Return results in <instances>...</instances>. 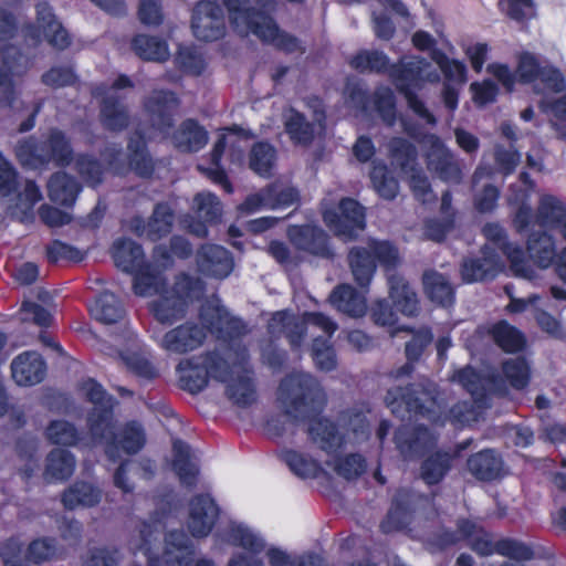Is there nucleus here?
<instances>
[{
	"label": "nucleus",
	"mask_w": 566,
	"mask_h": 566,
	"mask_svg": "<svg viewBox=\"0 0 566 566\" xmlns=\"http://www.w3.org/2000/svg\"><path fill=\"white\" fill-rule=\"evenodd\" d=\"M112 253L118 269L134 273L133 290L136 295H158L151 304V311L160 323H172L184 317L188 304L202 296V281L186 274L177 279L171 290L165 289L163 269L169 266L171 261L161 245L154 250V259L158 264L156 266L144 263L142 247L128 239L115 241Z\"/></svg>",
	"instance_id": "f257e3e1"
},
{
	"label": "nucleus",
	"mask_w": 566,
	"mask_h": 566,
	"mask_svg": "<svg viewBox=\"0 0 566 566\" xmlns=\"http://www.w3.org/2000/svg\"><path fill=\"white\" fill-rule=\"evenodd\" d=\"M176 374L181 386L190 392L202 390L212 379L224 385L227 397L238 406H249L256 399L248 350L237 342L203 356L181 359Z\"/></svg>",
	"instance_id": "f03ea898"
},
{
	"label": "nucleus",
	"mask_w": 566,
	"mask_h": 566,
	"mask_svg": "<svg viewBox=\"0 0 566 566\" xmlns=\"http://www.w3.org/2000/svg\"><path fill=\"white\" fill-rule=\"evenodd\" d=\"M202 325L187 322L167 331L157 339L158 346L169 356L185 355L201 347L207 331L223 332L228 325L238 327L240 322L229 316L218 300L206 303L200 310Z\"/></svg>",
	"instance_id": "7ed1b4c3"
},
{
	"label": "nucleus",
	"mask_w": 566,
	"mask_h": 566,
	"mask_svg": "<svg viewBox=\"0 0 566 566\" xmlns=\"http://www.w3.org/2000/svg\"><path fill=\"white\" fill-rule=\"evenodd\" d=\"M233 28L242 35L254 34L261 41L294 52L301 49L298 41L279 30L271 17L251 11L249 0H224Z\"/></svg>",
	"instance_id": "20e7f679"
},
{
	"label": "nucleus",
	"mask_w": 566,
	"mask_h": 566,
	"mask_svg": "<svg viewBox=\"0 0 566 566\" xmlns=\"http://www.w3.org/2000/svg\"><path fill=\"white\" fill-rule=\"evenodd\" d=\"M390 76L397 88L405 95L408 106L428 124L434 125L436 117L427 109L415 91L421 90L423 83H438L440 73L424 59L403 57L398 65L390 69Z\"/></svg>",
	"instance_id": "39448f33"
},
{
	"label": "nucleus",
	"mask_w": 566,
	"mask_h": 566,
	"mask_svg": "<svg viewBox=\"0 0 566 566\" xmlns=\"http://www.w3.org/2000/svg\"><path fill=\"white\" fill-rule=\"evenodd\" d=\"M277 400L284 412L296 419L321 409L326 402V394L311 374L296 371L281 381Z\"/></svg>",
	"instance_id": "423d86ee"
},
{
	"label": "nucleus",
	"mask_w": 566,
	"mask_h": 566,
	"mask_svg": "<svg viewBox=\"0 0 566 566\" xmlns=\"http://www.w3.org/2000/svg\"><path fill=\"white\" fill-rule=\"evenodd\" d=\"M339 422L347 430L346 434H340L335 424L327 419L314 420L308 428L312 441L327 454L335 452L344 444L360 443L368 439L370 434L366 416L360 411L348 410L344 412Z\"/></svg>",
	"instance_id": "0eeeda50"
},
{
	"label": "nucleus",
	"mask_w": 566,
	"mask_h": 566,
	"mask_svg": "<svg viewBox=\"0 0 566 566\" xmlns=\"http://www.w3.org/2000/svg\"><path fill=\"white\" fill-rule=\"evenodd\" d=\"M521 179L528 189L520 191L514 197H510V202L518 205L514 218L516 229L523 231L527 229L533 221L542 227H563L566 221V208L564 203L552 195H544L539 199L537 212L534 216L531 206L527 203L533 184L525 172L521 175Z\"/></svg>",
	"instance_id": "6e6552de"
},
{
	"label": "nucleus",
	"mask_w": 566,
	"mask_h": 566,
	"mask_svg": "<svg viewBox=\"0 0 566 566\" xmlns=\"http://www.w3.org/2000/svg\"><path fill=\"white\" fill-rule=\"evenodd\" d=\"M15 155L23 166L30 168H38L50 161L63 166L70 164L72 148L62 132L52 130L48 140L43 143H38L33 138L19 142Z\"/></svg>",
	"instance_id": "1a4fd4ad"
},
{
	"label": "nucleus",
	"mask_w": 566,
	"mask_h": 566,
	"mask_svg": "<svg viewBox=\"0 0 566 566\" xmlns=\"http://www.w3.org/2000/svg\"><path fill=\"white\" fill-rule=\"evenodd\" d=\"M91 440L87 446L104 443L107 457L116 461L120 458V452L134 454L140 451L146 443V432L143 426L136 421L127 422L114 431L112 418L109 427L102 426L97 434L91 436Z\"/></svg>",
	"instance_id": "9d476101"
},
{
	"label": "nucleus",
	"mask_w": 566,
	"mask_h": 566,
	"mask_svg": "<svg viewBox=\"0 0 566 566\" xmlns=\"http://www.w3.org/2000/svg\"><path fill=\"white\" fill-rule=\"evenodd\" d=\"M349 266L355 281L367 286L376 270V260L384 266H394L398 261V252L389 242H368L367 248H353L348 254Z\"/></svg>",
	"instance_id": "9b49d317"
},
{
	"label": "nucleus",
	"mask_w": 566,
	"mask_h": 566,
	"mask_svg": "<svg viewBox=\"0 0 566 566\" xmlns=\"http://www.w3.org/2000/svg\"><path fill=\"white\" fill-rule=\"evenodd\" d=\"M313 327L331 337L337 329V324L322 313H305L298 319L287 312H277L269 322V332L274 336L285 334L294 347L301 344L305 331Z\"/></svg>",
	"instance_id": "f8f14e48"
},
{
	"label": "nucleus",
	"mask_w": 566,
	"mask_h": 566,
	"mask_svg": "<svg viewBox=\"0 0 566 566\" xmlns=\"http://www.w3.org/2000/svg\"><path fill=\"white\" fill-rule=\"evenodd\" d=\"M395 164L409 175L410 188L415 197L426 203L434 199V195L423 172L416 167L417 151L413 145L402 138H394L389 144Z\"/></svg>",
	"instance_id": "ddd939ff"
},
{
	"label": "nucleus",
	"mask_w": 566,
	"mask_h": 566,
	"mask_svg": "<svg viewBox=\"0 0 566 566\" xmlns=\"http://www.w3.org/2000/svg\"><path fill=\"white\" fill-rule=\"evenodd\" d=\"M325 224L344 240L354 239L365 228L364 208L354 199L344 198L336 209L324 208Z\"/></svg>",
	"instance_id": "4468645a"
},
{
	"label": "nucleus",
	"mask_w": 566,
	"mask_h": 566,
	"mask_svg": "<svg viewBox=\"0 0 566 566\" xmlns=\"http://www.w3.org/2000/svg\"><path fill=\"white\" fill-rule=\"evenodd\" d=\"M132 87L130 80L120 75L109 87H96L94 96L101 98V118L103 125L111 130H119L127 126L128 115L120 103L123 95L120 90Z\"/></svg>",
	"instance_id": "2eb2a0df"
},
{
	"label": "nucleus",
	"mask_w": 566,
	"mask_h": 566,
	"mask_svg": "<svg viewBox=\"0 0 566 566\" xmlns=\"http://www.w3.org/2000/svg\"><path fill=\"white\" fill-rule=\"evenodd\" d=\"M57 553L54 539L40 538L33 541L24 556L22 545L18 539H9L1 548V557L4 566H27L28 562L42 563L52 559Z\"/></svg>",
	"instance_id": "dca6fc26"
},
{
	"label": "nucleus",
	"mask_w": 566,
	"mask_h": 566,
	"mask_svg": "<svg viewBox=\"0 0 566 566\" xmlns=\"http://www.w3.org/2000/svg\"><path fill=\"white\" fill-rule=\"evenodd\" d=\"M420 143L426 149L428 168L444 181L459 182L461 170L454 160L453 154L441 139L433 134H429L424 135Z\"/></svg>",
	"instance_id": "f3484780"
},
{
	"label": "nucleus",
	"mask_w": 566,
	"mask_h": 566,
	"mask_svg": "<svg viewBox=\"0 0 566 566\" xmlns=\"http://www.w3.org/2000/svg\"><path fill=\"white\" fill-rule=\"evenodd\" d=\"M405 395L411 397V399H416V397H412V394H415V390L409 391V389H403ZM419 398V403L423 406L422 412L418 410L417 413H412L413 416H427L431 421L433 422H441L443 423L446 420H449L453 424H467L472 421H476L478 417L480 415L479 408L480 406L475 407L468 402H461L455 406H453L449 415L446 416V418L441 419V406L437 402V400L431 397V394L429 391H422L420 396H417Z\"/></svg>",
	"instance_id": "a211bd4d"
},
{
	"label": "nucleus",
	"mask_w": 566,
	"mask_h": 566,
	"mask_svg": "<svg viewBox=\"0 0 566 566\" xmlns=\"http://www.w3.org/2000/svg\"><path fill=\"white\" fill-rule=\"evenodd\" d=\"M193 35L201 41H214L224 34L226 22L221 7L211 1L199 2L192 14Z\"/></svg>",
	"instance_id": "6ab92c4d"
},
{
	"label": "nucleus",
	"mask_w": 566,
	"mask_h": 566,
	"mask_svg": "<svg viewBox=\"0 0 566 566\" xmlns=\"http://www.w3.org/2000/svg\"><path fill=\"white\" fill-rule=\"evenodd\" d=\"M312 119L307 120L305 115L290 108L284 113V124L290 138L296 144H308L316 132L323 128L325 119L324 109L319 99L313 101Z\"/></svg>",
	"instance_id": "aec40b11"
},
{
	"label": "nucleus",
	"mask_w": 566,
	"mask_h": 566,
	"mask_svg": "<svg viewBox=\"0 0 566 566\" xmlns=\"http://www.w3.org/2000/svg\"><path fill=\"white\" fill-rule=\"evenodd\" d=\"M242 136L238 130L228 129L227 133L222 134L216 143L211 159L213 167L203 169L207 176L216 184L222 186L227 192H232V186L227 180L224 171L220 168L219 161L226 148L229 147V153L233 161H241L244 147L241 145Z\"/></svg>",
	"instance_id": "412c9836"
},
{
	"label": "nucleus",
	"mask_w": 566,
	"mask_h": 566,
	"mask_svg": "<svg viewBox=\"0 0 566 566\" xmlns=\"http://www.w3.org/2000/svg\"><path fill=\"white\" fill-rule=\"evenodd\" d=\"M28 35L40 40L43 36L53 48L63 50L70 45V36L62 24L56 20L51 7L46 2L36 4V25L28 29Z\"/></svg>",
	"instance_id": "4be33fe9"
},
{
	"label": "nucleus",
	"mask_w": 566,
	"mask_h": 566,
	"mask_svg": "<svg viewBox=\"0 0 566 566\" xmlns=\"http://www.w3.org/2000/svg\"><path fill=\"white\" fill-rule=\"evenodd\" d=\"M483 233L486 240L490 242L488 245L493 249H500L507 256L511 263V271L516 276L524 279H533L534 271L530 264L525 261L523 251L505 240V233L503 229L496 223H488L483 228Z\"/></svg>",
	"instance_id": "5701e85b"
},
{
	"label": "nucleus",
	"mask_w": 566,
	"mask_h": 566,
	"mask_svg": "<svg viewBox=\"0 0 566 566\" xmlns=\"http://www.w3.org/2000/svg\"><path fill=\"white\" fill-rule=\"evenodd\" d=\"M195 551L190 539L182 532H170L165 538L163 559L167 566H216L210 559L193 564Z\"/></svg>",
	"instance_id": "b1692460"
},
{
	"label": "nucleus",
	"mask_w": 566,
	"mask_h": 566,
	"mask_svg": "<svg viewBox=\"0 0 566 566\" xmlns=\"http://www.w3.org/2000/svg\"><path fill=\"white\" fill-rule=\"evenodd\" d=\"M198 270L207 276L224 279L233 271V259L221 245H202L196 256Z\"/></svg>",
	"instance_id": "393cba45"
},
{
	"label": "nucleus",
	"mask_w": 566,
	"mask_h": 566,
	"mask_svg": "<svg viewBox=\"0 0 566 566\" xmlns=\"http://www.w3.org/2000/svg\"><path fill=\"white\" fill-rule=\"evenodd\" d=\"M82 389L88 400L94 405L90 415L88 423L91 436L98 433L102 426L109 427L113 418V399L108 396L103 387L93 379L84 381Z\"/></svg>",
	"instance_id": "a878e982"
},
{
	"label": "nucleus",
	"mask_w": 566,
	"mask_h": 566,
	"mask_svg": "<svg viewBox=\"0 0 566 566\" xmlns=\"http://www.w3.org/2000/svg\"><path fill=\"white\" fill-rule=\"evenodd\" d=\"M174 214L170 207L159 203L147 222L140 217H135L129 221L128 228L138 237L156 241L170 232Z\"/></svg>",
	"instance_id": "bb28decb"
},
{
	"label": "nucleus",
	"mask_w": 566,
	"mask_h": 566,
	"mask_svg": "<svg viewBox=\"0 0 566 566\" xmlns=\"http://www.w3.org/2000/svg\"><path fill=\"white\" fill-rule=\"evenodd\" d=\"M219 514L218 506L209 495L195 497L189 505L188 528L193 537L207 536Z\"/></svg>",
	"instance_id": "cd10ccee"
},
{
	"label": "nucleus",
	"mask_w": 566,
	"mask_h": 566,
	"mask_svg": "<svg viewBox=\"0 0 566 566\" xmlns=\"http://www.w3.org/2000/svg\"><path fill=\"white\" fill-rule=\"evenodd\" d=\"M177 106L178 101L170 92H154L145 104V108L151 118L153 125L165 137L168 136Z\"/></svg>",
	"instance_id": "c85d7f7f"
},
{
	"label": "nucleus",
	"mask_w": 566,
	"mask_h": 566,
	"mask_svg": "<svg viewBox=\"0 0 566 566\" xmlns=\"http://www.w3.org/2000/svg\"><path fill=\"white\" fill-rule=\"evenodd\" d=\"M45 370V363L35 352H24L11 363L12 378L19 386H33L41 382Z\"/></svg>",
	"instance_id": "c756f323"
},
{
	"label": "nucleus",
	"mask_w": 566,
	"mask_h": 566,
	"mask_svg": "<svg viewBox=\"0 0 566 566\" xmlns=\"http://www.w3.org/2000/svg\"><path fill=\"white\" fill-rule=\"evenodd\" d=\"M482 259L465 260L462 265V277L468 283L494 279L502 270L503 264L489 245L482 251Z\"/></svg>",
	"instance_id": "7c9ffc66"
},
{
	"label": "nucleus",
	"mask_w": 566,
	"mask_h": 566,
	"mask_svg": "<svg viewBox=\"0 0 566 566\" xmlns=\"http://www.w3.org/2000/svg\"><path fill=\"white\" fill-rule=\"evenodd\" d=\"M31 66L30 59L13 45L1 50L0 86L11 92L14 78L23 76Z\"/></svg>",
	"instance_id": "2f4dec72"
},
{
	"label": "nucleus",
	"mask_w": 566,
	"mask_h": 566,
	"mask_svg": "<svg viewBox=\"0 0 566 566\" xmlns=\"http://www.w3.org/2000/svg\"><path fill=\"white\" fill-rule=\"evenodd\" d=\"M287 237L295 248L308 251L313 254L328 255L327 237L316 226H292L287 230Z\"/></svg>",
	"instance_id": "473e14b6"
},
{
	"label": "nucleus",
	"mask_w": 566,
	"mask_h": 566,
	"mask_svg": "<svg viewBox=\"0 0 566 566\" xmlns=\"http://www.w3.org/2000/svg\"><path fill=\"white\" fill-rule=\"evenodd\" d=\"M395 441L400 453L406 458H413L421 454L424 450L433 446L434 436L422 426L410 430L408 426H402L395 436Z\"/></svg>",
	"instance_id": "72a5a7b5"
},
{
	"label": "nucleus",
	"mask_w": 566,
	"mask_h": 566,
	"mask_svg": "<svg viewBox=\"0 0 566 566\" xmlns=\"http://www.w3.org/2000/svg\"><path fill=\"white\" fill-rule=\"evenodd\" d=\"M163 523L154 520L150 523H143L137 534H134L129 541V549L137 556L142 554L145 557L147 566H161L160 562L154 556L153 548L161 533Z\"/></svg>",
	"instance_id": "f704fd0d"
},
{
	"label": "nucleus",
	"mask_w": 566,
	"mask_h": 566,
	"mask_svg": "<svg viewBox=\"0 0 566 566\" xmlns=\"http://www.w3.org/2000/svg\"><path fill=\"white\" fill-rule=\"evenodd\" d=\"M328 300L337 311L352 317H360L367 311L366 296L348 284L334 289Z\"/></svg>",
	"instance_id": "c9c22d12"
},
{
	"label": "nucleus",
	"mask_w": 566,
	"mask_h": 566,
	"mask_svg": "<svg viewBox=\"0 0 566 566\" xmlns=\"http://www.w3.org/2000/svg\"><path fill=\"white\" fill-rule=\"evenodd\" d=\"M506 293L511 297V302L507 305L510 312L521 313L528 307H533L535 310V318L539 325V327L554 337H559L563 334L562 326L559 322L553 317L551 314L544 311H539L536 308V304L539 300L538 295H532L527 298H515L511 295L510 287H505Z\"/></svg>",
	"instance_id": "e433bc0d"
},
{
	"label": "nucleus",
	"mask_w": 566,
	"mask_h": 566,
	"mask_svg": "<svg viewBox=\"0 0 566 566\" xmlns=\"http://www.w3.org/2000/svg\"><path fill=\"white\" fill-rule=\"evenodd\" d=\"M228 542L234 546L241 547L248 552L249 555L253 556L262 553L266 547V542L260 532L241 523L230 524Z\"/></svg>",
	"instance_id": "4c0bfd02"
},
{
	"label": "nucleus",
	"mask_w": 566,
	"mask_h": 566,
	"mask_svg": "<svg viewBox=\"0 0 566 566\" xmlns=\"http://www.w3.org/2000/svg\"><path fill=\"white\" fill-rule=\"evenodd\" d=\"M389 297L403 315L412 316L418 312V297L406 280L397 274L388 277Z\"/></svg>",
	"instance_id": "58836bf2"
},
{
	"label": "nucleus",
	"mask_w": 566,
	"mask_h": 566,
	"mask_svg": "<svg viewBox=\"0 0 566 566\" xmlns=\"http://www.w3.org/2000/svg\"><path fill=\"white\" fill-rule=\"evenodd\" d=\"M171 140L181 151H198L207 144L208 135L197 122L187 119L172 134Z\"/></svg>",
	"instance_id": "ea45409f"
},
{
	"label": "nucleus",
	"mask_w": 566,
	"mask_h": 566,
	"mask_svg": "<svg viewBox=\"0 0 566 566\" xmlns=\"http://www.w3.org/2000/svg\"><path fill=\"white\" fill-rule=\"evenodd\" d=\"M280 457L289 469L302 479H313L318 476L321 472L325 471V467H323L317 460L296 450H283Z\"/></svg>",
	"instance_id": "a19ab883"
},
{
	"label": "nucleus",
	"mask_w": 566,
	"mask_h": 566,
	"mask_svg": "<svg viewBox=\"0 0 566 566\" xmlns=\"http://www.w3.org/2000/svg\"><path fill=\"white\" fill-rule=\"evenodd\" d=\"M174 461L172 469L178 475L181 484L191 486L196 483L198 467L192 461L188 444L180 440L172 443Z\"/></svg>",
	"instance_id": "79ce46f5"
},
{
	"label": "nucleus",
	"mask_w": 566,
	"mask_h": 566,
	"mask_svg": "<svg viewBox=\"0 0 566 566\" xmlns=\"http://www.w3.org/2000/svg\"><path fill=\"white\" fill-rule=\"evenodd\" d=\"M530 258L542 269L549 268L557 256L553 237L546 232H536L527 240Z\"/></svg>",
	"instance_id": "37998d69"
},
{
	"label": "nucleus",
	"mask_w": 566,
	"mask_h": 566,
	"mask_svg": "<svg viewBox=\"0 0 566 566\" xmlns=\"http://www.w3.org/2000/svg\"><path fill=\"white\" fill-rule=\"evenodd\" d=\"M502 467V459L493 450H483L468 460L469 471L480 480L496 479Z\"/></svg>",
	"instance_id": "c03bdc74"
},
{
	"label": "nucleus",
	"mask_w": 566,
	"mask_h": 566,
	"mask_svg": "<svg viewBox=\"0 0 566 566\" xmlns=\"http://www.w3.org/2000/svg\"><path fill=\"white\" fill-rule=\"evenodd\" d=\"M75 469V458L66 450L55 449L46 458L44 479L49 482L70 478Z\"/></svg>",
	"instance_id": "a18cd8bd"
},
{
	"label": "nucleus",
	"mask_w": 566,
	"mask_h": 566,
	"mask_svg": "<svg viewBox=\"0 0 566 566\" xmlns=\"http://www.w3.org/2000/svg\"><path fill=\"white\" fill-rule=\"evenodd\" d=\"M90 312L96 321L103 324L117 323L125 314L120 301L111 292L102 293L90 307Z\"/></svg>",
	"instance_id": "49530a36"
},
{
	"label": "nucleus",
	"mask_w": 566,
	"mask_h": 566,
	"mask_svg": "<svg viewBox=\"0 0 566 566\" xmlns=\"http://www.w3.org/2000/svg\"><path fill=\"white\" fill-rule=\"evenodd\" d=\"M423 286L426 294L432 302L441 306H449L453 303V287L443 274L436 271L424 273Z\"/></svg>",
	"instance_id": "de8ad7c7"
},
{
	"label": "nucleus",
	"mask_w": 566,
	"mask_h": 566,
	"mask_svg": "<svg viewBox=\"0 0 566 566\" xmlns=\"http://www.w3.org/2000/svg\"><path fill=\"white\" fill-rule=\"evenodd\" d=\"M49 197L52 201L69 206L75 201L80 191L78 184L65 172H56L48 184Z\"/></svg>",
	"instance_id": "09e8293b"
},
{
	"label": "nucleus",
	"mask_w": 566,
	"mask_h": 566,
	"mask_svg": "<svg viewBox=\"0 0 566 566\" xmlns=\"http://www.w3.org/2000/svg\"><path fill=\"white\" fill-rule=\"evenodd\" d=\"M132 348L119 353L125 366L138 377L150 379L156 376V370L148 359L140 352L139 339L137 335H130Z\"/></svg>",
	"instance_id": "8fccbe9b"
},
{
	"label": "nucleus",
	"mask_w": 566,
	"mask_h": 566,
	"mask_svg": "<svg viewBox=\"0 0 566 566\" xmlns=\"http://www.w3.org/2000/svg\"><path fill=\"white\" fill-rule=\"evenodd\" d=\"M133 50L135 53L147 61L164 62L170 53L166 41L146 34H139L133 40Z\"/></svg>",
	"instance_id": "3c124183"
},
{
	"label": "nucleus",
	"mask_w": 566,
	"mask_h": 566,
	"mask_svg": "<svg viewBox=\"0 0 566 566\" xmlns=\"http://www.w3.org/2000/svg\"><path fill=\"white\" fill-rule=\"evenodd\" d=\"M62 501L67 509L93 506L101 501V491L85 482L75 483L63 494Z\"/></svg>",
	"instance_id": "603ef678"
},
{
	"label": "nucleus",
	"mask_w": 566,
	"mask_h": 566,
	"mask_svg": "<svg viewBox=\"0 0 566 566\" xmlns=\"http://www.w3.org/2000/svg\"><path fill=\"white\" fill-rule=\"evenodd\" d=\"M366 470V461L359 454H349L344 458L326 460L324 473L334 472L340 478L353 480Z\"/></svg>",
	"instance_id": "864d4df0"
},
{
	"label": "nucleus",
	"mask_w": 566,
	"mask_h": 566,
	"mask_svg": "<svg viewBox=\"0 0 566 566\" xmlns=\"http://www.w3.org/2000/svg\"><path fill=\"white\" fill-rule=\"evenodd\" d=\"M276 161V151L268 143L255 144L250 153L249 166L261 177H269Z\"/></svg>",
	"instance_id": "5fc2aeb1"
},
{
	"label": "nucleus",
	"mask_w": 566,
	"mask_h": 566,
	"mask_svg": "<svg viewBox=\"0 0 566 566\" xmlns=\"http://www.w3.org/2000/svg\"><path fill=\"white\" fill-rule=\"evenodd\" d=\"M266 557L270 566H326L323 558L313 555H302L293 557L280 547H269Z\"/></svg>",
	"instance_id": "6e6d98bb"
},
{
	"label": "nucleus",
	"mask_w": 566,
	"mask_h": 566,
	"mask_svg": "<svg viewBox=\"0 0 566 566\" xmlns=\"http://www.w3.org/2000/svg\"><path fill=\"white\" fill-rule=\"evenodd\" d=\"M431 59L443 73L447 83L461 86L467 82V67L462 62L449 59L440 50H433Z\"/></svg>",
	"instance_id": "4d7b16f0"
},
{
	"label": "nucleus",
	"mask_w": 566,
	"mask_h": 566,
	"mask_svg": "<svg viewBox=\"0 0 566 566\" xmlns=\"http://www.w3.org/2000/svg\"><path fill=\"white\" fill-rule=\"evenodd\" d=\"M419 398L411 399L405 395L403 388L400 386L390 388L386 396L387 406L391 412L398 417L405 418L406 413H417L418 410L422 412L423 406L419 403Z\"/></svg>",
	"instance_id": "13d9d810"
},
{
	"label": "nucleus",
	"mask_w": 566,
	"mask_h": 566,
	"mask_svg": "<svg viewBox=\"0 0 566 566\" xmlns=\"http://www.w3.org/2000/svg\"><path fill=\"white\" fill-rule=\"evenodd\" d=\"M491 333L494 342L505 352L521 350L525 344L522 333L506 322L494 325Z\"/></svg>",
	"instance_id": "bf43d9fd"
},
{
	"label": "nucleus",
	"mask_w": 566,
	"mask_h": 566,
	"mask_svg": "<svg viewBox=\"0 0 566 566\" xmlns=\"http://www.w3.org/2000/svg\"><path fill=\"white\" fill-rule=\"evenodd\" d=\"M46 439L53 444L74 446L80 441V436L71 422L66 420H53L45 429Z\"/></svg>",
	"instance_id": "052dcab7"
},
{
	"label": "nucleus",
	"mask_w": 566,
	"mask_h": 566,
	"mask_svg": "<svg viewBox=\"0 0 566 566\" xmlns=\"http://www.w3.org/2000/svg\"><path fill=\"white\" fill-rule=\"evenodd\" d=\"M370 179L377 193L387 200L394 199L399 190L398 181L390 176L382 164H375L370 172Z\"/></svg>",
	"instance_id": "680f3d73"
},
{
	"label": "nucleus",
	"mask_w": 566,
	"mask_h": 566,
	"mask_svg": "<svg viewBox=\"0 0 566 566\" xmlns=\"http://www.w3.org/2000/svg\"><path fill=\"white\" fill-rule=\"evenodd\" d=\"M451 457L448 453H436L429 457L421 467V478L427 484L442 480L450 469Z\"/></svg>",
	"instance_id": "e2e57ef3"
},
{
	"label": "nucleus",
	"mask_w": 566,
	"mask_h": 566,
	"mask_svg": "<svg viewBox=\"0 0 566 566\" xmlns=\"http://www.w3.org/2000/svg\"><path fill=\"white\" fill-rule=\"evenodd\" d=\"M452 380L460 384L476 400L489 389V380L476 374L471 367L454 373Z\"/></svg>",
	"instance_id": "0e129e2a"
},
{
	"label": "nucleus",
	"mask_w": 566,
	"mask_h": 566,
	"mask_svg": "<svg viewBox=\"0 0 566 566\" xmlns=\"http://www.w3.org/2000/svg\"><path fill=\"white\" fill-rule=\"evenodd\" d=\"M193 209L207 222L217 221L222 212L221 202L211 192H200L193 198Z\"/></svg>",
	"instance_id": "69168bd1"
},
{
	"label": "nucleus",
	"mask_w": 566,
	"mask_h": 566,
	"mask_svg": "<svg viewBox=\"0 0 566 566\" xmlns=\"http://www.w3.org/2000/svg\"><path fill=\"white\" fill-rule=\"evenodd\" d=\"M312 357L316 367L324 371H331L337 365L336 354L327 338L318 337L314 339Z\"/></svg>",
	"instance_id": "338daca9"
},
{
	"label": "nucleus",
	"mask_w": 566,
	"mask_h": 566,
	"mask_svg": "<svg viewBox=\"0 0 566 566\" xmlns=\"http://www.w3.org/2000/svg\"><path fill=\"white\" fill-rule=\"evenodd\" d=\"M350 65L360 72H380L387 67L388 57L378 51H361L350 60Z\"/></svg>",
	"instance_id": "774afa93"
}]
</instances>
